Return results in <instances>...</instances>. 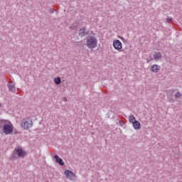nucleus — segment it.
I'll list each match as a JSON object with an SVG mask.
<instances>
[{"label": "nucleus", "instance_id": "nucleus-1", "mask_svg": "<svg viewBox=\"0 0 182 182\" xmlns=\"http://www.w3.org/2000/svg\"><path fill=\"white\" fill-rule=\"evenodd\" d=\"M0 130L4 134H12L14 133V124L9 120L0 119Z\"/></svg>", "mask_w": 182, "mask_h": 182}, {"label": "nucleus", "instance_id": "nucleus-6", "mask_svg": "<svg viewBox=\"0 0 182 182\" xmlns=\"http://www.w3.org/2000/svg\"><path fill=\"white\" fill-rule=\"evenodd\" d=\"M14 153L16 156H18V157H21V159H23L25 157V154H26V152H25L22 148H16Z\"/></svg>", "mask_w": 182, "mask_h": 182}, {"label": "nucleus", "instance_id": "nucleus-10", "mask_svg": "<svg viewBox=\"0 0 182 182\" xmlns=\"http://www.w3.org/2000/svg\"><path fill=\"white\" fill-rule=\"evenodd\" d=\"M89 31L85 28H80L79 31L80 36H86V35H87Z\"/></svg>", "mask_w": 182, "mask_h": 182}, {"label": "nucleus", "instance_id": "nucleus-11", "mask_svg": "<svg viewBox=\"0 0 182 182\" xmlns=\"http://www.w3.org/2000/svg\"><path fill=\"white\" fill-rule=\"evenodd\" d=\"M132 126L135 130H140L141 129V124L139 121L134 122Z\"/></svg>", "mask_w": 182, "mask_h": 182}, {"label": "nucleus", "instance_id": "nucleus-2", "mask_svg": "<svg viewBox=\"0 0 182 182\" xmlns=\"http://www.w3.org/2000/svg\"><path fill=\"white\" fill-rule=\"evenodd\" d=\"M85 46L88 49H95L97 47V38L93 36H90L85 38Z\"/></svg>", "mask_w": 182, "mask_h": 182}, {"label": "nucleus", "instance_id": "nucleus-16", "mask_svg": "<svg viewBox=\"0 0 182 182\" xmlns=\"http://www.w3.org/2000/svg\"><path fill=\"white\" fill-rule=\"evenodd\" d=\"M174 96H175L176 99H181L182 95L180 92H178L175 93Z\"/></svg>", "mask_w": 182, "mask_h": 182}, {"label": "nucleus", "instance_id": "nucleus-20", "mask_svg": "<svg viewBox=\"0 0 182 182\" xmlns=\"http://www.w3.org/2000/svg\"><path fill=\"white\" fill-rule=\"evenodd\" d=\"M0 107H2V105L0 103Z\"/></svg>", "mask_w": 182, "mask_h": 182}, {"label": "nucleus", "instance_id": "nucleus-13", "mask_svg": "<svg viewBox=\"0 0 182 182\" xmlns=\"http://www.w3.org/2000/svg\"><path fill=\"white\" fill-rule=\"evenodd\" d=\"M129 123H132V124H133L134 123H135L137 120H136V117H134V115H130L129 117Z\"/></svg>", "mask_w": 182, "mask_h": 182}, {"label": "nucleus", "instance_id": "nucleus-3", "mask_svg": "<svg viewBox=\"0 0 182 182\" xmlns=\"http://www.w3.org/2000/svg\"><path fill=\"white\" fill-rule=\"evenodd\" d=\"M33 126V121L31 118L23 119L21 122V127L23 128L24 130H29L31 127Z\"/></svg>", "mask_w": 182, "mask_h": 182}, {"label": "nucleus", "instance_id": "nucleus-4", "mask_svg": "<svg viewBox=\"0 0 182 182\" xmlns=\"http://www.w3.org/2000/svg\"><path fill=\"white\" fill-rule=\"evenodd\" d=\"M113 46L115 50L118 52H122L123 49V43L119 40H114L113 41Z\"/></svg>", "mask_w": 182, "mask_h": 182}, {"label": "nucleus", "instance_id": "nucleus-12", "mask_svg": "<svg viewBox=\"0 0 182 182\" xmlns=\"http://www.w3.org/2000/svg\"><path fill=\"white\" fill-rule=\"evenodd\" d=\"M163 58V55L160 52H156L154 55V59L155 60H160Z\"/></svg>", "mask_w": 182, "mask_h": 182}, {"label": "nucleus", "instance_id": "nucleus-5", "mask_svg": "<svg viewBox=\"0 0 182 182\" xmlns=\"http://www.w3.org/2000/svg\"><path fill=\"white\" fill-rule=\"evenodd\" d=\"M64 173L68 180H70L71 181H75V180H76V175L72 171L66 170Z\"/></svg>", "mask_w": 182, "mask_h": 182}, {"label": "nucleus", "instance_id": "nucleus-17", "mask_svg": "<svg viewBox=\"0 0 182 182\" xmlns=\"http://www.w3.org/2000/svg\"><path fill=\"white\" fill-rule=\"evenodd\" d=\"M49 12L50 14H53L54 12L53 9H50Z\"/></svg>", "mask_w": 182, "mask_h": 182}, {"label": "nucleus", "instance_id": "nucleus-8", "mask_svg": "<svg viewBox=\"0 0 182 182\" xmlns=\"http://www.w3.org/2000/svg\"><path fill=\"white\" fill-rule=\"evenodd\" d=\"M151 72L159 73L160 72V65L154 64L151 66Z\"/></svg>", "mask_w": 182, "mask_h": 182}, {"label": "nucleus", "instance_id": "nucleus-14", "mask_svg": "<svg viewBox=\"0 0 182 182\" xmlns=\"http://www.w3.org/2000/svg\"><path fill=\"white\" fill-rule=\"evenodd\" d=\"M54 83L56 85H60L62 83V80H60V77H56L54 78Z\"/></svg>", "mask_w": 182, "mask_h": 182}, {"label": "nucleus", "instance_id": "nucleus-19", "mask_svg": "<svg viewBox=\"0 0 182 182\" xmlns=\"http://www.w3.org/2000/svg\"><path fill=\"white\" fill-rule=\"evenodd\" d=\"M121 40L122 41V42H124V41H126L123 37H121Z\"/></svg>", "mask_w": 182, "mask_h": 182}, {"label": "nucleus", "instance_id": "nucleus-7", "mask_svg": "<svg viewBox=\"0 0 182 182\" xmlns=\"http://www.w3.org/2000/svg\"><path fill=\"white\" fill-rule=\"evenodd\" d=\"M167 97L170 102H174V90H170L167 92Z\"/></svg>", "mask_w": 182, "mask_h": 182}, {"label": "nucleus", "instance_id": "nucleus-9", "mask_svg": "<svg viewBox=\"0 0 182 182\" xmlns=\"http://www.w3.org/2000/svg\"><path fill=\"white\" fill-rule=\"evenodd\" d=\"M54 159L55 160V163H58L60 166H65V162H63V159L59 158V156L55 155Z\"/></svg>", "mask_w": 182, "mask_h": 182}, {"label": "nucleus", "instance_id": "nucleus-15", "mask_svg": "<svg viewBox=\"0 0 182 182\" xmlns=\"http://www.w3.org/2000/svg\"><path fill=\"white\" fill-rule=\"evenodd\" d=\"M8 87H9V90H10V92H15V90H16L15 85H9L8 86Z\"/></svg>", "mask_w": 182, "mask_h": 182}, {"label": "nucleus", "instance_id": "nucleus-18", "mask_svg": "<svg viewBox=\"0 0 182 182\" xmlns=\"http://www.w3.org/2000/svg\"><path fill=\"white\" fill-rule=\"evenodd\" d=\"M119 124H120L121 126H122V125L124 124V122H123L122 121H120V122H119Z\"/></svg>", "mask_w": 182, "mask_h": 182}]
</instances>
